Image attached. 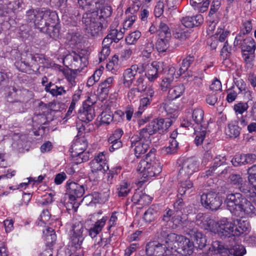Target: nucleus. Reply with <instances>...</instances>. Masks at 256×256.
I'll use <instances>...</instances> for the list:
<instances>
[{
	"mask_svg": "<svg viewBox=\"0 0 256 256\" xmlns=\"http://www.w3.org/2000/svg\"><path fill=\"white\" fill-rule=\"evenodd\" d=\"M174 36L180 40H184L190 36V32L184 28V26L178 25L174 28L173 33Z\"/></svg>",
	"mask_w": 256,
	"mask_h": 256,
	"instance_id": "35",
	"label": "nucleus"
},
{
	"mask_svg": "<svg viewBox=\"0 0 256 256\" xmlns=\"http://www.w3.org/2000/svg\"><path fill=\"white\" fill-rule=\"evenodd\" d=\"M141 36L140 32L136 30L130 34L126 38V42L128 44H134Z\"/></svg>",
	"mask_w": 256,
	"mask_h": 256,
	"instance_id": "50",
	"label": "nucleus"
},
{
	"mask_svg": "<svg viewBox=\"0 0 256 256\" xmlns=\"http://www.w3.org/2000/svg\"><path fill=\"white\" fill-rule=\"evenodd\" d=\"M200 202L204 207L212 210H216L222 204L221 198L213 192L202 194L201 196Z\"/></svg>",
	"mask_w": 256,
	"mask_h": 256,
	"instance_id": "9",
	"label": "nucleus"
},
{
	"mask_svg": "<svg viewBox=\"0 0 256 256\" xmlns=\"http://www.w3.org/2000/svg\"><path fill=\"white\" fill-rule=\"evenodd\" d=\"M158 132L155 120L150 122L144 128L140 130L138 134L146 139L151 140L150 136Z\"/></svg>",
	"mask_w": 256,
	"mask_h": 256,
	"instance_id": "23",
	"label": "nucleus"
},
{
	"mask_svg": "<svg viewBox=\"0 0 256 256\" xmlns=\"http://www.w3.org/2000/svg\"><path fill=\"white\" fill-rule=\"evenodd\" d=\"M180 238L177 246L178 252L185 256L191 255L194 250L193 242L183 236Z\"/></svg>",
	"mask_w": 256,
	"mask_h": 256,
	"instance_id": "20",
	"label": "nucleus"
},
{
	"mask_svg": "<svg viewBox=\"0 0 256 256\" xmlns=\"http://www.w3.org/2000/svg\"><path fill=\"white\" fill-rule=\"evenodd\" d=\"M160 162L156 158L154 150H151L144 160L138 163L137 170L142 177L149 178L156 176L162 172Z\"/></svg>",
	"mask_w": 256,
	"mask_h": 256,
	"instance_id": "3",
	"label": "nucleus"
},
{
	"mask_svg": "<svg viewBox=\"0 0 256 256\" xmlns=\"http://www.w3.org/2000/svg\"><path fill=\"white\" fill-rule=\"evenodd\" d=\"M146 70L144 64H133L130 68L126 69L123 74V83L124 86L130 88L134 82L138 74H142Z\"/></svg>",
	"mask_w": 256,
	"mask_h": 256,
	"instance_id": "10",
	"label": "nucleus"
},
{
	"mask_svg": "<svg viewBox=\"0 0 256 256\" xmlns=\"http://www.w3.org/2000/svg\"><path fill=\"white\" fill-rule=\"evenodd\" d=\"M131 190L130 183L126 181H122L116 186V193L120 197L126 196Z\"/></svg>",
	"mask_w": 256,
	"mask_h": 256,
	"instance_id": "34",
	"label": "nucleus"
},
{
	"mask_svg": "<svg viewBox=\"0 0 256 256\" xmlns=\"http://www.w3.org/2000/svg\"><path fill=\"white\" fill-rule=\"evenodd\" d=\"M44 239L46 241V248L40 253V256H52L53 244L56 240V236L54 230L51 228H48L43 230Z\"/></svg>",
	"mask_w": 256,
	"mask_h": 256,
	"instance_id": "15",
	"label": "nucleus"
},
{
	"mask_svg": "<svg viewBox=\"0 0 256 256\" xmlns=\"http://www.w3.org/2000/svg\"><path fill=\"white\" fill-rule=\"evenodd\" d=\"M238 120H232L228 124L226 129V134L230 138H238L240 133L241 128L238 125Z\"/></svg>",
	"mask_w": 256,
	"mask_h": 256,
	"instance_id": "26",
	"label": "nucleus"
},
{
	"mask_svg": "<svg viewBox=\"0 0 256 256\" xmlns=\"http://www.w3.org/2000/svg\"><path fill=\"white\" fill-rule=\"evenodd\" d=\"M162 241L153 240L148 242L146 246V252L148 256H166L170 254V250L162 243Z\"/></svg>",
	"mask_w": 256,
	"mask_h": 256,
	"instance_id": "8",
	"label": "nucleus"
},
{
	"mask_svg": "<svg viewBox=\"0 0 256 256\" xmlns=\"http://www.w3.org/2000/svg\"><path fill=\"white\" fill-rule=\"evenodd\" d=\"M168 38L166 37L158 38L156 43V48L160 52L166 51L168 46Z\"/></svg>",
	"mask_w": 256,
	"mask_h": 256,
	"instance_id": "47",
	"label": "nucleus"
},
{
	"mask_svg": "<svg viewBox=\"0 0 256 256\" xmlns=\"http://www.w3.org/2000/svg\"><path fill=\"white\" fill-rule=\"evenodd\" d=\"M172 215L171 222L176 226L180 224L182 219V212L179 210H174Z\"/></svg>",
	"mask_w": 256,
	"mask_h": 256,
	"instance_id": "56",
	"label": "nucleus"
},
{
	"mask_svg": "<svg viewBox=\"0 0 256 256\" xmlns=\"http://www.w3.org/2000/svg\"><path fill=\"white\" fill-rule=\"evenodd\" d=\"M192 18L190 16L184 17L181 20V22L184 26L186 28L194 27V24L192 22Z\"/></svg>",
	"mask_w": 256,
	"mask_h": 256,
	"instance_id": "63",
	"label": "nucleus"
},
{
	"mask_svg": "<svg viewBox=\"0 0 256 256\" xmlns=\"http://www.w3.org/2000/svg\"><path fill=\"white\" fill-rule=\"evenodd\" d=\"M199 170V162L194 157L185 158L179 165L178 178L182 181L189 178Z\"/></svg>",
	"mask_w": 256,
	"mask_h": 256,
	"instance_id": "6",
	"label": "nucleus"
},
{
	"mask_svg": "<svg viewBox=\"0 0 256 256\" xmlns=\"http://www.w3.org/2000/svg\"><path fill=\"white\" fill-rule=\"evenodd\" d=\"M41 31L48 34L50 37L54 38H56L59 36V29L56 26H50V23L45 26Z\"/></svg>",
	"mask_w": 256,
	"mask_h": 256,
	"instance_id": "44",
	"label": "nucleus"
},
{
	"mask_svg": "<svg viewBox=\"0 0 256 256\" xmlns=\"http://www.w3.org/2000/svg\"><path fill=\"white\" fill-rule=\"evenodd\" d=\"M248 180H253L256 178V164L248 169Z\"/></svg>",
	"mask_w": 256,
	"mask_h": 256,
	"instance_id": "64",
	"label": "nucleus"
},
{
	"mask_svg": "<svg viewBox=\"0 0 256 256\" xmlns=\"http://www.w3.org/2000/svg\"><path fill=\"white\" fill-rule=\"evenodd\" d=\"M236 224L234 222L224 218L218 222L207 218L204 224L206 230L218 234L222 239L232 236H236L234 228Z\"/></svg>",
	"mask_w": 256,
	"mask_h": 256,
	"instance_id": "2",
	"label": "nucleus"
},
{
	"mask_svg": "<svg viewBox=\"0 0 256 256\" xmlns=\"http://www.w3.org/2000/svg\"><path fill=\"white\" fill-rule=\"evenodd\" d=\"M44 90L46 92H50L55 96L65 94L66 92V90L63 86H56L52 82L46 85Z\"/></svg>",
	"mask_w": 256,
	"mask_h": 256,
	"instance_id": "28",
	"label": "nucleus"
},
{
	"mask_svg": "<svg viewBox=\"0 0 256 256\" xmlns=\"http://www.w3.org/2000/svg\"><path fill=\"white\" fill-rule=\"evenodd\" d=\"M184 90V86L182 84L174 86L169 90L167 98L169 100H175L183 94Z\"/></svg>",
	"mask_w": 256,
	"mask_h": 256,
	"instance_id": "32",
	"label": "nucleus"
},
{
	"mask_svg": "<svg viewBox=\"0 0 256 256\" xmlns=\"http://www.w3.org/2000/svg\"><path fill=\"white\" fill-rule=\"evenodd\" d=\"M252 24L251 21L246 20L242 23V28L238 34L244 36L246 34H249L252 31Z\"/></svg>",
	"mask_w": 256,
	"mask_h": 256,
	"instance_id": "58",
	"label": "nucleus"
},
{
	"mask_svg": "<svg viewBox=\"0 0 256 256\" xmlns=\"http://www.w3.org/2000/svg\"><path fill=\"white\" fill-rule=\"evenodd\" d=\"M114 78L110 76L106 78L104 82H101L97 90L98 94L104 96V97L108 96L114 84Z\"/></svg>",
	"mask_w": 256,
	"mask_h": 256,
	"instance_id": "27",
	"label": "nucleus"
},
{
	"mask_svg": "<svg viewBox=\"0 0 256 256\" xmlns=\"http://www.w3.org/2000/svg\"><path fill=\"white\" fill-rule=\"evenodd\" d=\"M165 6V4L161 0L158 2L154 10V13L156 17H160L163 14Z\"/></svg>",
	"mask_w": 256,
	"mask_h": 256,
	"instance_id": "61",
	"label": "nucleus"
},
{
	"mask_svg": "<svg viewBox=\"0 0 256 256\" xmlns=\"http://www.w3.org/2000/svg\"><path fill=\"white\" fill-rule=\"evenodd\" d=\"M64 74L68 83L69 87L72 88L75 86L76 84L75 72L70 70H66L64 71Z\"/></svg>",
	"mask_w": 256,
	"mask_h": 256,
	"instance_id": "45",
	"label": "nucleus"
},
{
	"mask_svg": "<svg viewBox=\"0 0 256 256\" xmlns=\"http://www.w3.org/2000/svg\"><path fill=\"white\" fill-rule=\"evenodd\" d=\"M123 134L124 132L122 129H116L113 132L112 134L108 138V142H113L116 140H121L120 138Z\"/></svg>",
	"mask_w": 256,
	"mask_h": 256,
	"instance_id": "57",
	"label": "nucleus"
},
{
	"mask_svg": "<svg viewBox=\"0 0 256 256\" xmlns=\"http://www.w3.org/2000/svg\"><path fill=\"white\" fill-rule=\"evenodd\" d=\"M108 220L107 216H103L98 220L88 230V234L92 238H95L102 230Z\"/></svg>",
	"mask_w": 256,
	"mask_h": 256,
	"instance_id": "24",
	"label": "nucleus"
},
{
	"mask_svg": "<svg viewBox=\"0 0 256 256\" xmlns=\"http://www.w3.org/2000/svg\"><path fill=\"white\" fill-rule=\"evenodd\" d=\"M88 146V142L84 138L76 140L72 145V150L75 154H80L84 152Z\"/></svg>",
	"mask_w": 256,
	"mask_h": 256,
	"instance_id": "33",
	"label": "nucleus"
},
{
	"mask_svg": "<svg viewBox=\"0 0 256 256\" xmlns=\"http://www.w3.org/2000/svg\"><path fill=\"white\" fill-rule=\"evenodd\" d=\"M102 49L99 54L100 62H102L103 60H105L109 56L110 52V44H104V40L102 41Z\"/></svg>",
	"mask_w": 256,
	"mask_h": 256,
	"instance_id": "52",
	"label": "nucleus"
},
{
	"mask_svg": "<svg viewBox=\"0 0 256 256\" xmlns=\"http://www.w3.org/2000/svg\"><path fill=\"white\" fill-rule=\"evenodd\" d=\"M194 60L195 58L194 56L191 54H190L183 60L182 66L179 68L178 72L180 76L188 68L190 64L194 62Z\"/></svg>",
	"mask_w": 256,
	"mask_h": 256,
	"instance_id": "43",
	"label": "nucleus"
},
{
	"mask_svg": "<svg viewBox=\"0 0 256 256\" xmlns=\"http://www.w3.org/2000/svg\"><path fill=\"white\" fill-rule=\"evenodd\" d=\"M248 108L247 103L240 102L234 105V110L236 113L242 114L244 112L246 111Z\"/></svg>",
	"mask_w": 256,
	"mask_h": 256,
	"instance_id": "60",
	"label": "nucleus"
},
{
	"mask_svg": "<svg viewBox=\"0 0 256 256\" xmlns=\"http://www.w3.org/2000/svg\"><path fill=\"white\" fill-rule=\"evenodd\" d=\"M204 112L201 108H194L192 112V118L193 121L197 124H200V126H206V124H202L204 122Z\"/></svg>",
	"mask_w": 256,
	"mask_h": 256,
	"instance_id": "38",
	"label": "nucleus"
},
{
	"mask_svg": "<svg viewBox=\"0 0 256 256\" xmlns=\"http://www.w3.org/2000/svg\"><path fill=\"white\" fill-rule=\"evenodd\" d=\"M28 61L24 60L22 62V63L26 66H32L36 63L44 64V61L46 60L44 56L37 54L34 56L32 54H29L28 56Z\"/></svg>",
	"mask_w": 256,
	"mask_h": 256,
	"instance_id": "37",
	"label": "nucleus"
},
{
	"mask_svg": "<svg viewBox=\"0 0 256 256\" xmlns=\"http://www.w3.org/2000/svg\"><path fill=\"white\" fill-rule=\"evenodd\" d=\"M193 184L190 180H186L182 182L181 184L178 188V192L180 195L185 194L186 192L190 193L192 191L190 189L192 188Z\"/></svg>",
	"mask_w": 256,
	"mask_h": 256,
	"instance_id": "46",
	"label": "nucleus"
},
{
	"mask_svg": "<svg viewBox=\"0 0 256 256\" xmlns=\"http://www.w3.org/2000/svg\"><path fill=\"white\" fill-rule=\"evenodd\" d=\"M159 34L160 37H166L170 38L171 33L167 24L163 22H160L158 26Z\"/></svg>",
	"mask_w": 256,
	"mask_h": 256,
	"instance_id": "48",
	"label": "nucleus"
},
{
	"mask_svg": "<svg viewBox=\"0 0 256 256\" xmlns=\"http://www.w3.org/2000/svg\"><path fill=\"white\" fill-rule=\"evenodd\" d=\"M225 202L231 213L236 215V212L252 216L254 214L256 208L251 202L240 193L235 192L226 194Z\"/></svg>",
	"mask_w": 256,
	"mask_h": 256,
	"instance_id": "1",
	"label": "nucleus"
},
{
	"mask_svg": "<svg viewBox=\"0 0 256 256\" xmlns=\"http://www.w3.org/2000/svg\"><path fill=\"white\" fill-rule=\"evenodd\" d=\"M90 166L92 173L95 175L98 172H104L108 169L107 160L104 152L98 153L92 160Z\"/></svg>",
	"mask_w": 256,
	"mask_h": 256,
	"instance_id": "13",
	"label": "nucleus"
},
{
	"mask_svg": "<svg viewBox=\"0 0 256 256\" xmlns=\"http://www.w3.org/2000/svg\"><path fill=\"white\" fill-rule=\"evenodd\" d=\"M114 25L110 26L109 34L104 39V44H110L113 42L117 43L124 37V30H122L121 28H114V26H117L118 25L117 22H114Z\"/></svg>",
	"mask_w": 256,
	"mask_h": 256,
	"instance_id": "16",
	"label": "nucleus"
},
{
	"mask_svg": "<svg viewBox=\"0 0 256 256\" xmlns=\"http://www.w3.org/2000/svg\"><path fill=\"white\" fill-rule=\"evenodd\" d=\"M146 72L144 76H146L150 81H154L158 77L159 72H162L164 68L163 62H153L150 64H145Z\"/></svg>",
	"mask_w": 256,
	"mask_h": 256,
	"instance_id": "17",
	"label": "nucleus"
},
{
	"mask_svg": "<svg viewBox=\"0 0 256 256\" xmlns=\"http://www.w3.org/2000/svg\"><path fill=\"white\" fill-rule=\"evenodd\" d=\"M234 224H236L234 228L236 236H239L249 230V224L246 221L241 219H236L234 221Z\"/></svg>",
	"mask_w": 256,
	"mask_h": 256,
	"instance_id": "30",
	"label": "nucleus"
},
{
	"mask_svg": "<svg viewBox=\"0 0 256 256\" xmlns=\"http://www.w3.org/2000/svg\"><path fill=\"white\" fill-rule=\"evenodd\" d=\"M99 16L95 12L86 14L82 17V22L86 30L92 36H96L102 30V26L99 22Z\"/></svg>",
	"mask_w": 256,
	"mask_h": 256,
	"instance_id": "7",
	"label": "nucleus"
},
{
	"mask_svg": "<svg viewBox=\"0 0 256 256\" xmlns=\"http://www.w3.org/2000/svg\"><path fill=\"white\" fill-rule=\"evenodd\" d=\"M220 5V0H213L210 6V11L208 14L209 18H210L212 14L216 12V11L219 9Z\"/></svg>",
	"mask_w": 256,
	"mask_h": 256,
	"instance_id": "62",
	"label": "nucleus"
},
{
	"mask_svg": "<svg viewBox=\"0 0 256 256\" xmlns=\"http://www.w3.org/2000/svg\"><path fill=\"white\" fill-rule=\"evenodd\" d=\"M72 56L74 60L73 64L76 70L81 71L86 66L88 60L86 56H82L76 53H74Z\"/></svg>",
	"mask_w": 256,
	"mask_h": 256,
	"instance_id": "31",
	"label": "nucleus"
},
{
	"mask_svg": "<svg viewBox=\"0 0 256 256\" xmlns=\"http://www.w3.org/2000/svg\"><path fill=\"white\" fill-rule=\"evenodd\" d=\"M190 234L200 248H202L206 246V237L200 232L197 230H194L192 231Z\"/></svg>",
	"mask_w": 256,
	"mask_h": 256,
	"instance_id": "39",
	"label": "nucleus"
},
{
	"mask_svg": "<svg viewBox=\"0 0 256 256\" xmlns=\"http://www.w3.org/2000/svg\"><path fill=\"white\" fill-rule=\"evenodd\" d=\"M113 120V114L110 111L103 112L100 115V122L102 124H110Z\"/></svg>",
	"mask_w": 256,
	"mask_h": 256,
	"instance_id": "53",
	"label": "nucleus"
},
{
	"mask_svg": "<svg viewBox=\"0 0 256 256\" xmlns=\"http://www.w3.org/2000/svg\"><path fill=\"white\" fill-rule=\"evenodd\" d=\"M136 12V8L135 6L134 8H129L126 10V14L127 16L124 22L123 28H122V30L123 29L125 30L126 29L130 28L135 22L137 18V16L135 14Z\"/></svg>",
	"mask_w": 256,
	"mask_h": 256,
	"instance_id": "25",
	"label": "nucleus"
},
{
	"mask_svg": "<svg viewBox=\"0 0 256 256\" xmlns=\"http://www.w3.org/2000/svg\"><path fill=\"white\" fill-rule=\"evenodd\" d=\"M110 236L108 238L101 237L94 246V248L96 249L94 256H100L102 250L104 249L106 246H107L110 244Z\"/></svg>",
	"mask_w": 256,
	"mask_h": 256,
	"instance_id": "29",
	"label": "nucleus"
},
{
	"mask_svg": "<svg viewBox=\"0 0 256 256\" xmlns=\"http://www.w3.org/2000/svg\"><path fill=\"white\" fill-rule=\"evenodd\" d=\"M234 46H238L242 48V50L254 53L256 46L254 40L252 38H244V36L238 34L235 38L234 42Z\"/></svg>",
	"mask_w": 256,
	"mask_h": 256,
	"instance_id": "14",
	"label": "nucleus"
},
{
	"mask_svg": "<svg viewBox=\"0 0 256 256\" xmlns=\"http://www.w3.org/2000/svg\"><path fill=\"white\" fill-rule=\"evenodd\" d=\"M178 147V142L176 140H172L169 146L166 148V152L168 154H173L176 152Z\"/></svg>",
	"mask_w": 256,
	"mask_h": 256,
	"instance_id": "59",
	"label": "nucleus"
},
{
	"mask_svg": "<svg viewBox=\"0 0 256 256\" xmlns=\"http://www.w3.org/2000/svg\"><path fill=\"white\" fill-rule=\"evenodd\" d=\"M206 126H200L197 130L194 129V134L196 138L194 140L195 144L196 146L200 145L205 138L206 134Z\"/></svg>",
	"mask_w": 256,
	"mask_h": 256,
	"instance_id": "41",
	"label": "nucleus"
},
{
	"mask_svg": "<svg viewBox=\"0 0 256 256\" xmlns=\"http://www.w3.org/2000/svg\"><path fill=\"white\" fill-rule=\"evenodd\" d=\"M196 10L200 12L206 11L210 4L208 0H190Z\"/></svg>",
	"mask_w": 256,
	"mask_h": 256,
	"instance_id": "36",
	"label": "nucleus"
},
{
	"mask_svg": "<svg viewBox=\"0 0 256 256\" xmlns=\"http://www.w3.org/2000/svg\"><path fill=\"white\" fill-rule=\"evenodd\" d=\"M132 200L138 205L144 206L150 203L152 198L142 191L136 190L132 196Z\"/></svg>",
	"mask_w": 256,
	"mask_h": 256,
	"instance_id": "22",
	"label": "nucleus"
},
{
	"mask_svg": "<svg viewBox=\"0 0 256 256\" xmlns=\"http://www.w3.org/2000/svg\"><path fill=\"white\" fill-rule=\"evenodd\" d=\"M131 147H134L135 156L138 158L141 154H144L150 148L151 140L146 139L136 134L130 138Z\"/></svg>",
	"mask_w": 256,
	"mask_h": 256,
	"instance_id": "12",
	"label": "nucleus"
},
{
	"mask_svg": "<svg viewBox=\"0 0 256 256\" xmlns=\"http://www.w3.org/2000/svg\"><path fill=\"white\" fill-rule=\"evenodd\" d=\"M134 86L139 91L142 92L146 90V82L145 81V76L140 75L136 80Z\"/></svg>",
	"mask_w": 256,
	"mask_h": 256,
	"instance_id": "49",
	"label": "nucleus"
},
{
	"mask_svg": "<svg viewBox=\"0 0 256 256\" xmlns=\"http://www.w3.org/2000/svg\"><path fill=\"white\" fill-rule=\"evenodd\" d=\"M55 14L50 10H30L26 12V17L28 22H32L34 26L42 30L45 26H47L50 20V16H54Z\"/></svg>",
	"mask_w": 256,
	"mask_h": 256,
	"instance_id": "4",
	"label": "nucleus"
},
{
	"mask_svg": "<svg viewBox=\"0 0 256 256\" xmlns=\"http://www.w3.org/2000/svg\"><path fill=\"white\" fill-rule=\"evenodd\" d=\"M160 234L164 238V242L167 244L168 248H172L173 246L176 248L180 238L182 236L178 235L174 233L168 234L165 231H162Z\"/></svg>",
	"mask_w": 256,
	"mask_h": 256,
	"instance_id": "21",
	"label": "nucleus"
},
{
	"mask_svg": "<svg viewBox=\"0 0 256 256\" xmlns=\"http://www.w3.org/2000/svg\"><path fill=\"white\" fill-rule=\"evenodd\" d=\"M66 190L69 193V198L71 201H74L76 198H81L84 192L82 185L72 182H67Z\"/></svg>",
	"mask_w": 256,
	"mask_h": 256,
	"instance_id": "18",
	"label": "nucleus"
},
{
	"mask_svg": "<svg viewBox=\"0 0 256 256\" xmlns=\"http://www.w3.org/2000/svg\"><path fill=\"white\" fill-rule=\"evenodd\" d=\"M84 226L80 222H76L73 224L70 232L72 244L76 248H80L84 240L83 232Z\"/></svg>",
	"mask_w": 256,
	"mask_h": 256,
	"instance_id": "11",
	"label": "nucleus"
},
{
	"mask_svg": "<svg viewBox=\"0 0 256 256\" xmlns=\"http://www.w3.org/2000/svg\"><path fill=\"white\" fill-rule=\"evenodd\" d=\"M210 252H214V254L216 256H228V253L234 256H242L246 250L242 245H235L232 248H225L219 241H214L209 249Z\"/></svg>",
	"mask_w": 256,
	"mask_h": 256,
	"instance_id": "5",
	"label": "nucleus"
},
{
	"mask_svg": "<svg viewBox=\"0 0 256 256\" xmlns=\"http://www.w3.org/2000/svg\"><path fill=\"white\" fill-rule=\"evenodd\" d=\"M231 162L234 166L246 164L245 154L236 155L232 160Z\"/></svg>",
	"mask_w": 256,
	"mask_h": 256,
	"instance_id": "55",
	"label": "nucleus"
},
{
	"mask_svg": "<svg viewBox=\"0 0 256 256\" xmlns=\"http://www.w3.org/2000/svg\"><path fill=\"white\" fill-rule=\"evenodd\" d=\"M180 76L178 72L176 73V68L170 66L166 74V75L162 79L160 84V88L162 91L166 92L170 88L174 78Z\"/></svg>",
	"mask_w": 256,
	"mask_h": 256,
	"instance_id": "19",
	"label": "nucleus"
},
{
	"mask_svg": "<svg viewBox=\"0 0 256 256\" xmlns=\"http://www.w3.org/2000/svg\"><path fill=\"white\" fill-rule=\"evenodd\" d=\"M152 101V100H150L148 98L144 97L142 98L140 100L138 110L136 112L135 114L138 116L141 114L145 110L146 108L148 105L150 104Z\"/></svg>",
	"mask_w": 256,
	"mask_h": 256,
	"instance_id": "54",
	"label": "nucleus"
},
{
	"mask_svg": "<svg viewBox=\"0 0 256 256\" xmlns=\"http://www.w3.org/2000/svg\"><path fill=\"white\" fill-rule=\"evenodd\" d=\"M158 216V211L155 206L148 208L144 214V220L146 222H151L155 220Z\"/></svg>",
	"mask_w": 256,
	"mask_h": 256,
	"instance_id": "42",
	"label": "nucleus"
},
{
	"mask_svg": "<svg viewBox=\"0 0 256 256\" xmlns=\"http://www.w3.org/2000/svg\"><path fill=\"white\" fill-rule=\"evenodd\" d=\"M158 132H164L172 125V122L169 118H158L155 120Z\"/></svg>",
	"mask_w": 256,
	"mask_h": 256,
	"instance_id": "40",
	"label": "nucleus"
},
{
	"mask_svg": "<svg viewBox=\"0 0 256 256\" xmlns=\"http://www.w3.org/2000/svg\"><path fill=\"white\" fill-rule=\"evenodd\" d=\"M154 46L152 42H148L146 44L142 52V56L147 58H150L154 50Z\"/></svg>",
	"mask_w": 256,
	"mask_h": 256,
	"instance_id": "51",
	"label": "nucleus"
}]
</instances>
